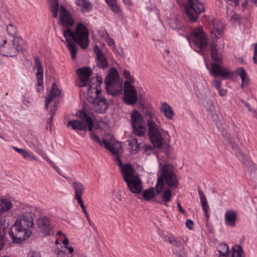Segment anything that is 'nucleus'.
I'll use <instances>...</instances> for the list:
<instances>
[{
  "label": "nucleus",
  "instance_id": "nucleus-1",
  "mask_svg": "<svg viewBox=\"0 0 257 257\" xmlns=\"http://www.w3.org/2000/svg\"><path fill=\"white\" fill-rule=\"evenodd\" d=\"M63 35L66 39L67 47L70 51L73 59L75 58L77 53V46L74 42L77 43L82 49H86L88 46V30L86 25L82 23L77 24L74 32L67 29L63 31Z\"/></svg>",
  "mask_w": 257,
  "mask_h": 257
},
{
  "label": "nucleus",
  "instance_id": "nucleus-2",
  "mask_svg": "<svg viewBox=\"0 0 257 257\" xmlns=\"http://www.w3.org/2000/svg\"><path fill=\"white\" fill-rule=\"evenodd\" d=\"M33 226V220L30 216L23 214L19 215L9 232L13 242L21 243L28 239L32 234Z\"/></svg>",
  "mask_w": 257,
  "mask_h": 257
},
{
  "label": "nucleus",
  "instance_id": "nucleus-3",
  "mask_svg": "<svg viewBox=\"0 0 257 257\" xmlns=\"http://www.w3.org/2000/svg\"><path fill=\"white\" fill-rule=\"evenodd\" d=\"M82 114L85 118L86 121L88 123V130L90 132L91 139L101 146L103 145L106 149L110 151L113 155H116L115 158L118 157L119 158V155L122 151L120 143L115 142L114 140H111L109 142L105 139H103L101 141L96 134L92 133L93 123L91 118L87 116L84 113H81ZM115 159H114L115 160Z\"/></svg>",
  "mask_w": 257,
  "mask_h": 257
},
{
  "label": "nucleus",
  "instance_id": "nucleus-4",
  "mask_svg": "<svg viewBox=\"0 0 257 257\" xmlns=\"http://www.w3.org/2000/svg\"><path fill=\"white\" fill-rule=\"evenodd\" d=\"M158 175L157 185L170 188H176L178 187V181L176 174L174 173L172 166L168 164H165L160 169Z\"/></svg>",
  "mask_w": 257,
  "mask_h": 257
},
{
  "label": "nucleus",
  "instance_id": "nucleus-5",
  "mask_svg": "<svg viewBox=\"0 0 257 257\" xmlns=\"http://www.w3.org/2000/svg\"><path fill=\"white\" fill-rule=\"evenodd\" d=\"M148 127V133L151 142L154 147L161 148L165 145H168L171 139L170 136L167 131H165L158 125H150Z\"/></svg>",
  "mask_w": 257,
  "mask_h": 257
},
{
  "label": "nucleus",
  "instance_id": "nucleus-6",
  "mask_svg": "<svg viewBox=\"0 0 257 257\" xmlns=\"http://www.w3.org/2000/svg\"><path fill=\"white\" fill-rule=\"evenodd\" d=\"M23 40L20 37H13V40L8 41L3 39L0 42V52L7 57L15 56L23 49Z\"/></svg>",
  "mask_w": 257,
  "mask_h": 257
},
{
  "label": "nucleus",
  "instance_id": "nucleus-7",
  "mask_svg": "<svg viewBox=\"0 0 257 257\" xmlns=\"http://www.w3.org/2000/svg\"><path fill=\"white\" fill-rule=\"evenodd\" d=\"M187 40L191 47L197 52L203 50L208 43L207 36L201 27L194 29Z\"/></svg>",
  "mask_w": 257,
  "mask_h": 257
},
{
  "label": "nucleus",
  "instance_id": "nucleus-8",
  "mask_svg": "<svg viewBox=\"0 0 257 257\" xmlns=\"http://www.w3.org/2000/svg\"><path fill=\"white\" fill-rule=\"evenodd\" d=\"M131 123L134 134L142 137L146 133V125L143 115L136 109H133L131 114Z\"/></svg>",
  "mask_w": 257,
  "mask_h": 257
},
{
  "label": "nucleus",
  "instance_id": "nucleus-9",
  "mask_svg": "<svg viewBox=\"0 0 257 257\" xmlns=\"http://www.w3.org/2000/svg\"><path fill=\"white\" fill-rule=\"evenodd\" d=\"M204 11V5L198 0H187L185 11L187 16L191 21H197L198 15Z\"/></svg>",
  "mask_w": 257,
  "mask_h": 257
},
{
  "label": "nucleus",
  "instance_id": "nucleus-10",
  "mask_svg": "<svg viewBox=\"0 0 257 257\" xmlns=\"http://www.w3.org/2000/svg\"><path fill=\"white\" fill-rule=\"evenodd\" d=\"M204 61L206 67L209 71L211 75L214 76H219L224 79H227L232 76V72L228 68L215 63H212L211 68H209L205 58Z\"/></svg>",
  "mask_w": 257,
  "mask_h": 257
},
{
  "label": "nucleus",
  "instance_id": "nucleus-11",
  "mask_svg": "<svg viewBox=\"0 0 257 257\" xmlns=\"http://www.w3.org/2000/svg\"><path fill=\"white\" fill-rule=\"evenodd\" d=\"M123 100L128 105L135 104L138 99V92L133 84L126 83L123 85Z\"/></svg>",
  "mask_w": 257,
  "mask_h": 257
},
{
  "label": "nucleus",
  "instance_id": "nucleus-12",
  "mask_svg": "<svg viewBox=\"0 0 257 257\" xmlns=\"http://www.w3.org/2000/svg\"><path fill=\"white\" fill-rule=\"evenodd\" d=\"M102 82L97 78L92 79L87 90V100L89 102L93 103L98 97L101 91L100 85Z\"/></svg>",
  "mask_w": 257,
  "mask_h": 257
},
{
  "label": "nucleus",
  "instance_id": "nucleus-13",
  "mask_svg": "<svg viewBox=\"0 0 257 257\" xmlns=\"http://www.w3.org/2000/svg\"><path fill=\"white\" fill-rule=\"evenodd\" d=\"M155 189L157 193L159 195L162 201L160 203H163L164 205L167 206L168 205V203L171 201L172 197L171 188H167L163 186L156 184Z\"/></svg>",
  "mask_w": 257,
  "mask_h": 257
},
{
  "label": "nucleus",
  "instance_id": "nucleus-14",
  "mask_svg": "<svg viewBox=\"0 0 257 257\" xmlns=\"http://www.w3.org/2000/svg\"><path fill=\"white\" fill-rule=\"evenodd\" d=\"M81 113H84L86 114L87 116L91 117L87 115L85 112L83 111H80L79 112V117L83 119V120H80L78 119H73L70 120L68 121L67 123V126L68 127H71V128L75 131L76 132H78V131H83L86 130V123L88 125V123L86 121L85 118L83 116V115Z\"/></svg>",
  "mask_w": 257,
  "mask_h": 257
},
{
  "label": "nucleus",
  "instance_id": "nucleus-15",
  "mask_svg": "<svg viewBox=\"0 0 257 257\" xmlns=\"http://www.w3.org/2000/svg\"><path fill=\"white\" fill-rule=\"evenodd\" d=\"M79 80L78 85L79 87L86 86L92 75V70L90 67H83L77 70Z\"/></svg>",
  "mask_w": 257,
  "mask_h": 257
},
{
  "label": "nucleus",
  "instance_id": "nucleus-16",
  "mask_svg": "<svg viewBox=\"0 0 257 257\" xmlns=\"http://www.w3.org/2000/svg\"><path fill=\"white\" fill-rule=\"evenodd\" d=\"M38 227L44 235H50L52 232V227L50 219L46 216L40 217L37 221Z\"/></svg>",
  "mask_w": 257,
  "mask_h": 257
},
{
  "label": "nucleus",
  "instance_id": "nucleus-17",
  "mask_svg": "<svg viewBox=\"0 0 257 257\" xmlns=\"http://www.w3.org/2000/svg\"><path fill=\"white\" fill-rule=\"evenodd\" d=\"M130 190L133 193H140L142 189V185L141 179L136 175L125 181Z\"/></svg>",
  "mask_w": 257,
  "mask_h": 257
},
{
  "label": "nucleus",
  "instance_id": "nucleus-18",
  "mask_svg": "<svg viewBox=\"0 0 257 257\" xmlns=\"http://www.w3.org/2000/svg\"><path fill=\"white\" fill-rule=\"evenodd\" d=\"M59 19L61 24L66 27L72 26L74 22L70 13L63 6L59 9Z\"/></svg>",
  "mask_w": 257,
  "mask_h": 257
},
{
  "label": "nucleus",
  "instance_id": "nucleus-19",
  "mask_svg": "<svg viewBox=\"0 0 257 257\" xmlns=\"http://www.w3.org/2000/svg\"><path fill=\"white\" fill-rule=\"evenodd\" d=\"M115 162L121 169L122 176L124 181L132 178L136 175L134 174V170L132 165L128 164H122L121 162L118 157L115 159Z\"/></svg>",
  "mask_w": 257,
  "mask_h": 257
},
{
  "label": "nucleus",
  "instance_id": "nucleus-20",
  "mask_svg": "<svg viewBox=\"0 0 257 257\" xmlns=\"http://www.w3.org/2000/svg\"><path fill=\"white\" fill-rule=\"evenodd\" d=\"M237 212L232 209H228L224 213V224L228 226L233 227L237 220Z\"/></svg>",
  "mask_w": 257,
  "mask_h": 257
},
{
  "label": "nucleus",
  "instance_id": "nucleus-21",
  "mask_svg": "<svg viewBox=\"0 0 257 257\" xmlns=\"http://www.w3.org/2000/svg\"><path fill=\"white\" fill-rule=\"evenodd\" d=\"M94 52L96 55V64L98 67L105 68L108 66V62L101 49L97 45L94 46Z\"/></svg>",
  "mask_w": 257,
  "mask_h": 257
},
{
  "label": "nucleus",
  "instance_id": "nucleus-22",
  "mask_svg": "<svg viewBox=\"0 0 257 257\" xmlns=\"http://www.w3.org/2000/svg\"><path fill=\"white\" fill-rule=\"evenodd\" d=\"M94 110L95 112L102 113L105 111L108 107V103L104 97L100 96L94 102Z\"/></svg>",
  "mask_w": 257,
  "mask_h": 257
},
{
  "label": "nucleus",
  "instance_id": "nucleus-23",
  "mask_svg": "<svg viewBox=\"0 0 257 257\" xmlns=\"http://www.w3.org/2000/svg\"><path fill=\"white\" fill-rule=\"evenodd\" d=\"M122 82L105 84L106 90L108 94L112 96H117L122 92Z\"/></svg>",
  "mask_w": 257,
  "mask_h": 257
},
{
  "label": "nucleus",
  "instance_id": "nucleus-24",
  "mask_svg": "<svg viewBox=\"0 0 257 257\" xmlns=\"http://www.w3.org/2000/svg\"><path fill=\"white\" fill-rule=\"evenodd\" d=\"M213 27L211 30V36L213 38L218 39L223 34V25L222 22L219 20H213Z\"/></svg>",
  "mask_w": 257,
  "mask_h": 257
},
{
  "label": "nucleus",
  "instance_id": "nucleus-25",
  "mask_svg": "<svg viewBox=\"0 0 257 257\" xmlns=\"http://www.w3.org/2000/svg\"><path fill=\"white\" fill-rule=\"evenodd\" d=\"M61 94V91L58 88V86L56 85V84L53 83L51 89L50 91V92L48 95V96L46 97L45 100V107L46 108H48V106L49 104V103L53 101V100L57 97L60 96Z\"/></svg>",
  "mask_w": 257,
  "mask_h": 257
},
{
  "label": "nucleus",
  "instance_id": "nucleus-26",
  "mask_svg": "<svg viewBox=\"0 0 257 257\" xmlns=\"http://www.w3.org/2000/svg\"><path fill=\"white\" fill-rule=\"evenodd\" d=\"M74 3L82 13H88L92 10V5L88 0H75Z\"/></svg>",
  "mask_w": 257,
  "mask_h": 257
},
{
  "label": "nucleus",
  "instance_id": "nucleus-27",
  "mask_svg": "<svg viewBox=\"0 0 257 257\" xmlns=\"http://www.w3.org/2000/svg\"><path fill=\"white\" fill-rule=\"evenodd\" d=\"M146 117L147 118L148 127L150 126V124L156 125L160 124L157 113L154 110L148 111L146 113Z\"/></svg>",
  "mask_w": 257,
  "mask_h": 257
},
{
  "label": "nucleus",
  "instance_id": "nucleus-28",
  "mask_svg": "<svg viewBox=\"0 0 257 257\" xmlns=\"http://www.w3.org/2000/svg\"><path fill=\"white\" fill-rule=\"evenodd\" d=\"M117 82H122L119 80V75L117 70L114 68H111L110 69L109 73L105 79V84L117 83Z\"/></svg>",
  "mask_w": 257,
  "mask_h": 257
},
{
  "label": "nucleus",
  "instance_id": "nucleus-29",
  "mask_svg": "<svg viewBox=\"0 0 257 257\" xmlns=\"http://www.w3.org/2000/svg\"><path fill=\"white\" fill-rule=\"evenodd\" d=\"M160 110L163 113L165 117L168 119H172L174 115V111L170 106L166 102H162L161 104Z\"/></svg>",
  "mask_w": 257,
  "mask_h": 257
},
{
  "label": "nucleus",
  "instance_id": "nucleus-30",
  "mask_svg": "<svg viewBox=\"0 0 257 257\" xmlns=\"http://www.w3.org/2000/svg\"><path fill=\"white\" fill-rule=\"evenodd\" d=\"M198 194L200 200V203L202 206V208L203 210L204 213L207 218L209 217V215L208 214V212L209 211V206L208 204L207 201L206 199V197L204 193L203 192L202 190L200 189H198Z\"/></svg>",
  "mask_w": 257,
  "mask_h": 257
},
{
  "label": "nucleus",
  "instance_id": "nucleus-31",
  "mask_svg": "<svg viewBox=\"0 0 257 257\" xmlns=\"http://www.w3.org/2000/svg\"><path fill=\"white\" fill-rule=\"evenodd\" d=\"M13 207L12 202L8 199H0V215L10 210Z\"/></svg>",
  "mask_w": 257,
  "mask_h": 257
},
{
  "label": "nucleus",
  "instance_id": "nucleus-32",
  "mask_svg": "<svg viewBox=\"0 0 257 257\" xmlns=\"http://www.w3.org/2000/svg\"><path fill=\"white\" fill-rule=\"evenodd\" d=\"M235 72L240 77L242 81L241 87L243 88L244 86L247 85L249 82V78L247 75L244 69L242 67L238 68L236 69Z\"/></svg>",
  "mask_w": 257,
  "mask_h": 257
},
{
  "label": "nucleus",
  "instance_id": "nucleus-33",
  "mask_svg": "<svg viewBox=\"0 0 257 257\" xmlns=\"http://www.w3.org/2000/svg\"><path fill=\"white\" fill-rule=\"evenodd\" d=\"M72 185L75 191V197L76 200L82 199L81 196L84 190V187L82 184L75 182L72 183Z\"/></svg>",
  "mask_w": 257,
  "mask_h": 257
},
{
  "label": "nucleus",
  "instance_id": "nucleus-34",
  "mask_svg": "<svg viewBox=\"0 0 257 257\" xmlns=\"http://www.w3.org/2000/svg\"><path fill=\"white\" fill-rule=\"evenodd\" d=\"M128 142V150L129 152L135 154L138 152L139 148V144L138 143V141L136 139H131L127 141Z\"/></svg>",
  "mask_w": 257,
  "mask_h": 257
},
{
  "label": "nucleus",
  "instance_id": "nucleus-35",
  "mask_svg": "<svg viewBox=\"0 0 257 257\" xmlns=\"http://www.w3.org/2000/svg\"><path fill=\"white\" fill-rule=\"evenodd\" d=\"M210 49L212 59L216 61H219L221 60L222 58V55L220 53L218 52L215 45L214 44H210Z\"/></svg>",
  "mask_w": 257,
  "mask_h": 257
},
{
  "label": "nucleus",
  "instance_id": "nucleus-36",
  "mask_svg": "<svg viewBox=\"0 0 257 257\" xmlns=\"http://www.w3.org/2000/svg\"><path fill=\"white\" fill-rule=\"evenodd\" d=\"M105 2L110 8L111 10L115 13L119 14L121 12V9L116 4L115 0H105Z\"/></svg>",
  "mask_w": 257,
  "mask_h": 257
},
{
  "label": "nucleus",
  "instance_id": "nucleus-37",
  "mask_svg": "<svg viewBox=\"0 0 257 257\" xmlns=\"http://www.w3.org/2000/svg\"><path fill=\"white\" fill-rule=\"evenodd\" d=\"M50 5L52 16L56 18L58 16V0H48Z\"/></svg>",
  "mask_w": 257,
  "mask_h": 257
},
{
  "label": "nucleus",
  "instance_id": "nucleus-38",
  "mask_svg": "<svg viewBox=\"0 0 257 257\" xmlns=\"http://www.w3.org/2000/svg\"><path fill=\"white\" fill-rule=\"evenodd\" d=\"M143 198L148 201L152 199L155 195V191L153 188L145 190L142 193Z\"/></svg>",
  "mask_w": 257,
  "mask_h": 257
},
{
  "label": "nucleus",
  "instance_id": "nucleus-39",
  "mask_svg": "<svg viewBox=\"0 0 257 257\" xmlns=\"http://www.w3.org/2000/svg\"><path fill=\"white\" fill-rule=\"evenodd\" d=\"M233 250L231 257H243V250L241 246L239 245H234L232 247Z\"/></svg>",
  "mask_w": 257,
  "mask_h": 257
},
{
  "label": "nucleus",
  "instance_id": "nucleus-40",
  "mask_svg": "<svg viewBox=\"0 0 257 257\" xmlns=\"http://www.w3.org/2000/svg\"><path fill=\"white\" fill-rule=\"evenodd\" d=\"M56 110V106L55 104H54L51 107L50 112L49 113L50 117H48L47 118V126H46L47 129L51 130V125H52L51 122H52V120L53 119V115L55 113Z\"/></svg>",
  "mask_w": 257,
  "mask_h": 257
},
{
  "label": "nucleus",
  "instance_id": "nucleus-41",
  "mask_svg": "<svg viewBox=\"0 0 257 257\" xmlns=\"http://www.w3.org/2000/svg\"><path fill=\"white\" fill-rule=\"evenodd\" d=\"M91 119H92L91 118ZM92 120V119H91ZM93 121V120H92ZM93 123V128L94 127V130H103L104 129H105L107 126V124L103 120H98L96 122V124H93V123ZM93 130V128L92 129V131ZM92 133H94V134H95L93 131H92Z\"/></svg>",
  "mask_w": 257,
  "mask_h": 257
},
{
  "label": "nucleus",
  "instance_id": "nucleus-42",
  "mask_svg": "<svg viewBox=\"0 0 257 257\" xmlns=\"http://www.w3.org/2000/svg\"><path fill=\"white\" fill-rule=\"evenodd\" d=\"M123 76L126 79L125 81L124 84L126 83H128V84H133V83L135 82L134 78L131 76L130 72L128 70L126 69H124L123 70Z\"/></svg>",
  "mask_w": 257,
  "mask_h": 257
},
{
  "label": "nucleus",
  "instance_id": "nucleus-43",
  "mask_svg": "<svg viewBox=\"0 0 257 257\" xmlns=\"http://www.w3.org/2000/svg\"><path fill=\"white\" fill-rule=\"evenodd\" d=\"M35 60L37 68L36 75H43V68L40 60L38 57H36Z\"/></svg>",
  "mask_w": 257,
  "mask_h": 257
},
{
  "label": "nucleus",
  "instance_id": "nucleus-44",
  "mask_svg": "<svg viewBox=\"0 0 257 257\" xmlns=\"http://www.w3.org/2000/svg\"><path fill=\"white\" fill-rule=\"evenodd\" d=\"M35 60L37 68L36 75H43V68L40 60L38 57H36Z\"/></svg>",
  "mask_w": 257,
  "mask_h": 257
},
{
  "label": "nucleus",
  "instance_id": "nucleus-45",
  "mask_svg": "<svg viewBox=\"0 0 257 257\" xmlns=\"http://www.w3.org/2000/svg\"><path fill=\"white\" fill-rule=\"evenodd\" d=\"M169 24L170 27L174 30L179 29L181 27V24L177 18L170 20Z\"/></svg>",
  "mask_w": 257,
  "mask_h": 257
},
{
  "label": "nucleus",
  "instance_id": "nucleus-46",
  "mask_svg": "<svg viewBox=\"0 0 257 257\" xmlns=\"http://www.w3.org/2000/svg\"><path fill=\"white\" fill-rule=\"evenodd\" d=\"M36 76L37 79L36 90L37 92H40L43 89V75H36Z\"/></svg>",
  "mask_w": 257,
  "mask_h": 257
},
{
  "label": "nucleus",
  "instance_id": "nucleus-47",
  "mask_svg": "<svg viewBox=\"0 0 257 257\" xmlns=\"http://www.w3.org/2000/svg\"><path fill=\"white\" fill-rule=\"evenodd\" d=\"M218 251L219 252V254H225L229 253V247L227 244L224 243L220 244V245L218 247Z\"/></svg>",
  "mask_w": 257,
  "mask_h": 257
},
{
  "label": "nucleus",
  "instance_id": "nucleus-48",
  "mask_svg": "<svg viewBox=\"0 0 257 257\" xmlns=\"http://www.w3.org/2000/svg\"><path fill=\"white\" fill-rule=\"evenodd\" d=\"M22 156L25 159L28 160L29 161L37 160L36 157L33 155L32 153H30L26 150L24 151Z\"/></svg>",
  "mask_w": 257,
  "mask_h": 257
},
{
  "label": "nucleus",
  "instance_id": "nucleus-49",
  "mask_svg": "<svg viewBox=\"0 0 257 257\" xmlns=\"http://www.w3.org/2000/svg\"><path fill=\"white\" fill-rule=\"evenodd\" d=\"M7 30L8 33L12 36L13 37L15 36L17 33L16 27L12 24H9L7 27Z\"/></svg>",
  "mask_w": 257,
  "mask_h": 257
},
{
  "label": "nucleus",
  "instance_id": "nucleus-50",
  "mask_svg": "<svg viewBox=\"0 0 257 257\" xmlns=\"http://www.w3.org/2000/svg\"><path fill=\"white\" fill-rule=\"evenodd\" d=\"M78 203L80 204L81 207L82 208V211L83 212L85 213V215L87 219V220H88V221L89 222V223H90V218L89 217V216L88 215V213L86 210V209H85V207L83 204V202L82 201V199H80V200H77Z\"/></svg>",
  "mask_w": 257,
  "mask_h": 257
},
{
  "label": "nucleus",
  "instance_id": "nucleus-51",
  "mask_svg": "<svg viewBox=\"0 0 257 257\" xmlns=\"http://www.w3.org/2000/svg\"><path fill=\"white\" fill-rule=\"evenodd\" d=\"M5 244L4 240V233H3L2 227L0 225V250L2 249Z\"/></svg>",
  "mask_w": 257,
  "mask_h": 257
},
{
  "label": "nucleus",
  "instance_id": "nucleus-52",
  "mask_svg": "<svg viewBox=\"0 0 257 257\" xmlns=\"http://www.w3.org/2000/svg\"><path fill=\"white\" fill-rule=\"evenodd\" d=\"M212 85L217 90L221 88L222 82L220 80L215 78L212 82Z\"/></svg>",
  "mask_w": 257,
  "mask_h": 257
},
{
  "label": "nucleus",
  "instance_id": "nucleus-53",
  "mask_svg": "<svg viewBox=\"0 0 257 257\" xmlns=\"http://www.w3.org/2000/svg\"><path fill=\"white\" fill-rule=\"evenodd\" d=\"M253 56L252 57L253 63L257 64V42L253 45Z\"/></svg>",
  "mask_w": 257,
  "mask_h": 257
},
{
  "label": "nucleus",
  "instance_id": "nucleus-54",
  "mask_svg": "<svg viewBox=\"0 0 257 257\" xmlns=\"http://www.w3.org/2000/svg\"><path fill=\"white\" fill-rule=\"evenodd\" d=\"M166 240L171 244H172L173 245H179L180 244V242L178 241L175 238V237L173 236L168 237V239H167Z\"/></svg>",
  "mask_w": 257,
  "mask_h": 257
},
{
  "label": "nucleus",
  "instance_id": "nucleus-55",
  "mask_svg": "<svg viewBox=\"0 0 257 257\" xmlns=\"http://www.w3.org/2000/svg\"><path fill=\"white\" fill-rule=\"evenodd\" d=\"M104 38H105V39L106 40V41L107 43L108 44V45L109 46H111V47L114 46V42L113 40L112 39L108 36V35L106 34Z\"/></svg>",
  "mask_w": 257,
  "mask_h": 257
},
{
  "label": "nucleus",
  "instance_id": "nucleus-56",
  "mask_svg": "<svg viewBox=\"0 0 257 257\" xmlns=\"http://www.w3.org/2000/svg\"><path fill=\"white\" fill-rule=\"evenodd\" d=\"M241 10L242 11H244L246 10H248L250 8V6L249 4L248 3L247 1H245L241 4Z\"/></svg>",
  "mask_w": 257,
  "mask_h": 257
},
{
  "label": "nucleus",
  "instance_id": "nucleus-57",
  "mask_svg": "<svg viewBox=\"0 0 257 257\" xmlns=\"http://www.w3.org/2000/svg\"><path fill=\"white\" fill-rule=\"evenodd\" d=\"M239 16L238 15L235 13H233L232 15L230 17V21L233 23H236L238 21Z\"/></svg>",
  "mask_w": 257,
  "mask_h": 257
},
{
  "label": "nucleus",
  "instance_id": "nucleus-58",
  "mask_svg": "<svg viewBox=\"0 0 257 257\" xmlns=\"http://www.w3.org/2000/svg\"><path fill=\"white\" fill-rule=\"evenodd\" d=\"M186 226L188 229L190 230L192 229L193 227V221L190 219H187L186 222Z\"/></svg>",
  "mask_w": 257,
  "mask_h": 257
},
{
  "label": "nucleus",
  "instance_id": "nucleus-59",
  "mask_svg": "<svg viewBox=\"0 0 257 257\" xmlns=\"http://www.w3.org/2000/svg\"><path fill=\"white\" fill-rule=\"evenodd\" d=\"M227 2L231 5L235 7L239 5V0H226Z\"/></svg>",
  "mask_w": 257,
  "mask_h": 257
},
{
  "label": "nucleus",
  "instance_id": "nucleus-60",
  "mask_svg": "<svg viewBox=\"0 0 257 257\" xmlns=\"http://www.w3.org/2000/svg\"><path fill=\"white\" fill-rule=\"evenodd\" d=\"M217 90L220 96H224L226 94L227 91L225 89L220 88L219 89H217Z\"/></svg>",
  "mask_w": 257,
  "mask_h": 257
},
{
  "label": "nucleus",
  "instance_id": "nucleus-61",
  "mask_svg": "<svg viewBox=\"0 0 257 257\" xmlns=\"http://www.w3.org/2000/svg\"><path fill=\"white\" fill-rule=\"evenodd\" d=\"M56 257H68L65 252L62 251H58Z\"/></svg>",
  "mask_w": 257,
  "mask_h": 257
},
{
  "label": "nucleus",
  "instance_id": "nucleus-62",
  "mask_svg": "<svg viewBox=\"0 0 257 257\" xmlns=\"http://www.w3.org/2000/svg\"><path fill=\"white\" fill-rule=\"evenodd\" d=\"M12 149L15 150V151L17 152L18 153L21 154V155L23 154V153H24V151L25 150L24 149H19L16 147H15V146H13L12 147Z\"/></svg>",
  "mask_w": 257,
  "mask_h": 257
},
{
  "label": "nucleus",
  "instance_id": "nucleus-63",
  "mask_svg": "<svg viewBox=\"0 0 257 257\" xmlns=\"http://www.w3.org/2000/svg\"><path fill=\"white\" fill-rule=\"evenodd\" d=\"M42 156L45 159L50 165H53V162L49 158L47 155L43 154Z\"/></svg>",
  "mask_w": 257,
  "mask_h": 257
},
{
  "label": "nucleus",
  "instance_id": "nucleus-64",
  "mask_svg": "<svg viewBox=\"0 0 257 257\" xmlns=\"http://www.w3.org/2000/svg\"><path fill=\"white\" fill-rule=\"evenodd\" d=\"M28 257H39L38 254L35 252H30L28 254Z\"/></svg>",
  "mask_w": 257,
  "mask_h": 257
}]
</instances>
